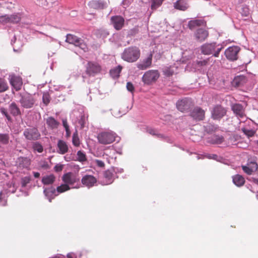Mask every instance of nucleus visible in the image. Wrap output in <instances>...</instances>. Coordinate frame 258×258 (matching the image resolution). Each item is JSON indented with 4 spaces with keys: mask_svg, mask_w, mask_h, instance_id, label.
<instances>
[{
    "mask_svg": "<svg viewBox=\"0 0 258 258\" xmlns=\"http://www.w3.org/2000/svg\"><path fill=\"white\" fill-rule=\"evenodd\" d=\"M141 52L139 48L131 46L125 48L121 54V58L128 62L136 61L140 57Z\"/></svg>",
    "mask_w": 258,
    "mask_h": 258,
    "instance_id": "obj_1",
    "label": "nucleus"
},
{
    "mask_svg": "<svg viewBox=\"0 0 258 258\" xmlns=\"http://www.w3.org/2000/svg\"><path fill=\"white\" fill-rule=\"evenodd\" d=\"M223 48L222 45L216 43H206L201 47L202 53L205 55H210L213 53V56L218 57L220 51Z\"/></svg>",
    "mask_w": 258,
    "mask_h": 258,
    "instance_id": "obj_2",
    "label": "nucleus"
},
{
    "mask_svg": "<svg viewBox=\"0 0 258 258\" xmlns=\"http://www.w3.org/2000/svg\"><path fill=\"white\" fill-rule=\"evenodd\" d=\"M117 135L111 131H103L99 133L97 135L98 142L103 145L110 144L115 141Z\"/></svg>",
    "mask_w": 258,
    "mask_h": 258,
    "instance_id": "obj_3",
    "label": "nucleus"
},
{
    "mask_svg": "<svg viewBox=\"0 0 258 258\" xmlns=\"http://www.w3.org/2000/svg\"><path fill=\"white\" fill-rule=\"evenodd\" d=\"M160 74L157 70H149L145 72L142 77V81L146 85L155 83L159 78Z\"/></svg>",
    "mask_w": 258,
    "mask_h": 258,
    "instance_id": "obj_4",
    "label": "nucleus"
},
{
    "mask_svg": "<svg viewBox=\"0 0 258 258\" xmlns=\"http://www.w3.org/2000/svg\"><path fill=\"white\" fill-rule=\"evenodd\" d=\"M101 71V66L97 62L89 61L86 66L85 72L89 76H94Z\"/></svg>",
    "mask_w": 258,
    "mask_h": 258,
    "instance_id": "obj_5",
    "label": "nucleus"
},
{
    "mask_svg": "<svg viewBox=\"0 0 258 258\" xmlns=\"http://www.w3.org/2000/svg\"><path fill=\"white\" fill-rule=\"evenodd\" d=\"M240 48L238 46L229 47L225 51L226 57L229 60L234 61L238 59Z\"/></svg>",
    "mask_w": 258,
    "mask_h": 258,
    "instance_id": "obj_6",
    "label": "nucleus"
},
{
    "mask_svg": "<svg viewBox=\"0 0 258 258\" xmlns=\"http://www.w3.org/2000/svg\"><path fill=\"white\" fill-rule=\"evenodd\" d=\"M23 135L25 138L30 141H36L40 139L41 135L35 127L28 128L24 130Z\"/></svg>",
    "mask_w": 258,
    "mask_h": 258,
    "instance_id": "obj_7",
    "label": "nucleus"
},
{
    "mask_svg": "<svg viewBox=\"0 0 258 258\" xmlns=\"http://www.w3.org/2000/svg\"><path fill=\"white\" fill-rule=\"evenodd\" d=\"M62 180L64 183L68 185H73L75 183L79 182L80 179L77 173L69 172L63 175Z\"/></svg>",
    "mask_w": 258,
    "mask_h": 258,
    "instance_id": "obj_8",
    "label": "nucleus"
},
{
    "mask_svg": "<svg viewBox=\"0 0 258 258\" xmlns=\"http://www.w3.org/2000/svg\"><path fill=\"white\" fill-rule=\"evenodd\" d=\"M66 41L69 43L74 44L77 46H79L84 51H86L87 47L86 45L83 43V40L75 35L71 33L68 34L66 36Z\"/></svg>",
    "mask_w": 258,
    "mask_h": 258,
    "instance_id": "obj_9",
    "label": "nucleus"
},
{
    "mask_svg": "<svg viewBox=\"0 0 258 258\" xmlns=\"http://www.w3.org/2000/svg\"><path fill=\"white\" fill-rule=\"evenodd\" d=\"M21 15L19 13L11 15H5L0 16V22L3 23H17L21 20Z\"/></svg>",
    "mask_w": 258,
    "mask_h": 258,
    "instance_id": "obj_10",
    "label": "nucleus"
},
{
    "mask_svg": "<svg viewBox=\"0 0 258 258\" xmlns=\"http://www.w3.org/2000/svg\"><path fill=\"white\" fill-rule=\"evenodd\" d=\"M206 22L203 19H195L188 22V27L190 30L195 31L202 30L206 26Z\"/></svg>",
    "mask_w": 258,
    "mask_h": 258,
    "instance_id": "obj_11",
    "label": "nucleus"
},
{
    "mask_svg": "<svg viewBox=\"0 0 258 258\" xmlns=\"http://www.w3.org/2000/svg\"><path fill=\"white\" fill-rule=\"evenodd\" d=\"M21 106L25 108H31L35 103L34 97L30 95L22 96L19 101Z\"/></svg>",
    "mask_w": 258,
    "mask_h": 258,
    "instance_id": "obj_12",
    "label": "nucleus"
},
{
    "mask_svg": "<svg viewBox=\"0 0 258 258\" xmlns=\"http://www.w3.org/2000/svg\"><path fill=\"white\" fill-rule=\"evenodd\" d=\"M226 110L221 105H216L211 112L212 118L215 120L220 119L226 115Z\"/></svg>",
    "mask_w": 258,
    "mask_h": 258,
    "instance_id": "obj_13",
    "label": "nucleus"
},
{
    "mask_svg": "<svg viewBox=\"0 0 258 258\" xmlns=\"http://www.w3.org/2000/svg\"><path fill=\"white\" fill-rule=\"evenodd\" d=\"M154 51H151L148 56L142 62L137 64V68L141 70H145L150 68L152 65V57Z\"/></svg>",
    "mask_w": 258,
    "mask_h": 258,
    "instance_id": "obj_14",
    "label": "nucleus"
},
{
    "mask_svg": "<svg viewBox=\"0 0 258 258\" xmlns=\"http://www.w3.org/2000/svg\"><path fill=\"white\" fill-rule=\"evenodd\" d=\"M205 114V111L199 107H195L190 112V116L197 121L203 120Z\"/></svg>",
    "mask_w": 258,
    "mask_h": 258,
    "instance_id": "obj_15",
    "label": "nucleus"
},
{
    "mask_svg": "<svg viewBox=\"0 0 258 258\" xmlns=\"http://www.w3.org/2000/svg\"><path fill=\"white\" fill-rule=\"evenodd\" d=\"M111 22L113 27L116 30H119L122 27L124 20L120 16H112L111 18Z\"/></svg>",
    "mask_w": 258,
    "mask_h": 258,
    "instance_id": "obj_16",
    "label": "nucleus"
},
{
    "mask_svg": "<svg viewBox=\"0 0 258 258\" xmlns=\"http://www.w3.org/2000/svg\"><path fill=\"white\" fill-rule=\"evenodd\" d=\"M96 182L97 179L93 175H86L82 178V184L88 187L94 186Z\"/></svg>",
    "mask_w": 258,
    "mask_h": 258,
    "instance_id": "obj_17",
    "label": "nucleus"
},
{
    "mask_svg": "<svg viewBox=\"0 0 258 258\" xmlns=\"http://www.w3.org/2000/svg\"><path fill=\"white\" fill-rule=\"evenodd\" d=\"M10 82L16 91H19L21 89L23 82L21 77L15 76H12Z\"/></svg>",
    "mask_w": 258,
    "mask_h": 258,
    "instance_id": "obj_18",
    "label": "nucleus"
},
{
    "mask_svg": "<svg viewBox=\"0 0 258 258\" xmlns=\"http://www.w3.org/2000/svg\"><path fill=\"white\" fill-rule=\"evenodd\" d=\"M231 109L233 112L240 117H242L245 115L244 109L243 106L239 103L233 104L231 106Z\"/></svg>",
    "mask_w": 258,
    "mask_h": 258,
    "instance_id": "obj_19",
    "label": "nucleus"
},
{
    "mask_svg": "<svg viewBox=\"0 0 258 258\" xmlns=\"http://www.w3.org/2000/svg\"><path fill=\"white\" fill-rule=\"evenodd\" d=\"M191 105V101L186 98L181 100L178 102V110L184 112L189 109Z\"/></svg>",
    "mask_w": 258,
    "mask_h": 258,
    "instance_id": "obj_20",
    "label": "nucleus"
},
{
    "mask_svg": "<svg viewBox=\"0 0 258 258\" xmlns=\"http://www.w3.org/2000/svg\"><path fill=\"white\" fill-rule=\"evenodd\" d=\"M45 121L47 127L51 130L57 128L60 124V123L52 116L47 117Z\"/></svg>",
    "mask_w": 258,
    "mask_h": 258,
    "instance_id": "obj_21",
    "label": "nucleus"
},
{
    "mask_svg": "<svg viewBox=\"0 0 258 258\" xmlns=\"http://www.w3.org/2000/svg\"><path fill=\"white\" fill-rule=\"evenodd\" d=\"M224 139L223 136L213 135L207 139V142L213 144H220L223 142Z\"/></svg>",
    "mask_w": 258,
    "mask_h": 258,
    "instance_id": "obj_22",
    "label": "nucleus"
},
{
    "mask_svg": "<svg viewBox=\"0 0 258 258\" xmlns=\"http://www.w3.org/2000/svg\"><path fill=\"white\" fill-rule=\"evenodd\" d=\"M246 82V78L244 76H238L234 78L233 80L232 84L235 87H239L242 86Z\"/></svg>",
    "mask_w": 258,
    "mask_h": 258,
    "instance_id": "obj_23",
    "label": "nucleus"
},
{
    "mask_svg": "<svg viewBox=\"0 0 258 258\" xmlns=\"http://www.w3.org/2000/svg\"><path fill=\"white\" fill-rule=\"evenodd\" d=\"M9 111L14 116L20 115L21 112L20 109L15 102H12L9 106Z\"/></svg>",
    "mask_w": 258,
    "mask_h": 258,
    "instance_id": "obj_24",
    "label": "nucleus"
},
{
    "mask_svg": "<svg viewBox=\"0 0 258 258\" xmlns=\"http://www.w3.org/2000/svg\"><path fill=\"white\" fill-rule=\"evenodd\" d=\"M57 147L59 150L58 153L60 154H64L68 151V146L67 143L62 140H59L58 141Z\"/></svg>",
    "mask_w": 258,
    "mask_h": 258,
    "instance_id": "obj_25",
    "label": "nucleus"
},
{
    "mask_svg": "<svg viewBox=\"0 0 258 258\" xmlns=\"http://www.w3.org/2000/svg\"><path fill=\"white\" fill-rule=\"evenodd\" d=\"M233 183L237 186H241L245 183V179L242 176L237 174L233 176Z\"/></svg>",
    "mask_w": 258,
    "mask_h": 258,
    "instance_id": "obj_26",
    "label": "nucleus"
},
{
    "mask_svg": "<svg viewBox=\"0 0 258 258\" xmlns=\"http://www.w3.org/2000/svg\"><path fill=\"white\" fill-rule=\"evenodd\" d=\"M55 177L52 174L44 176L42 178V182L44 185L51 184L55 181Z\"/></svg>",
    "mask_w": 258,
    "mask_h": 258,
    "instance_id": "obj_27",
    "label": "nucleus"
},
{
    "mask_svg": "<svg viewBox=\"0 0 258 258\" xmlns=\"http://www.w3.org/2000/svg\"><path fill=\"white\" fill-rule=\"evenodd\" d=\"M91 6L95 9H103L106 7V4L101 1H93L91 3Z\"/></svg>",
    "mask_w": 258,
    "mask_h": 258,
    "instance_id": "obj_28",
    "label": "nucleus"
},
{
    "mask_svg": "<svg viewBox=\"0 0 258 258\" xmlns=\"http://www.w3.org/2000/svg\"><path fill=\"white\" fill-rule=\"evenodd\" d=\"M251 164L253 165L252 167H249L248 166H242L243 170L248 175H251L257 168V165L255 162H251Z\"/></svg>",
    "mask_w": 258,
    "mask_h": 258,
    "instance_id": "obj_29",
    "label": "nucleus"
},
{
    "mask_svg": "<svg viewBox=\"0 0 258 258\" xmlns=\"http://www.w3.org/2000/svg\"><path fill=\"white\" fill-rule=\"evenodd\" d=\"M122 69V66L118 65L116 68L111 69L110 71V74L111 76L114 79L118 78L119 77V74Z\"/></svg>",
    "mask_w": 258,
    "mask_h": 258,
    "instance_id": "obj_30",
    "label": "nucleus"
},
{
    "mask_svg": "<svg viewBox=\"0 0 258 258\" xmlns=\"http://www.w3.org/2000/svg\"><path fill=\"white\" fill-rule=\"evenodd\" d=\"M104 177L106 180V184H110L113 181V174L109 170H107L104 172Z\"/></svg>",
    "mask_w": 258,
    "mask_h": 258,
    "instance_id": "obj_31",
    "label": "nucleus"
},
{
    "mask_svg": "<svg viewBox=\"0 0 258 258\" xmlns=\"http://www.w3.org/2000/svg\"><path fill=\"white\" fill-rule=\"evenodd\" d=\"M188 7L187 0H178V10L185 11Z\"/></svg>",
    "mask_w": 258,
    "mask_h": 258,
    "instance_id": "obj_32",
    "label": "nucleus"
},
{
    "mask_svg": "<svg viewBox=\"0 0 258 258\" xmlns=\"http://www.w3.org/2000/svg\"><path fill=\"white\" fill-rule=\"evenodd\" d=\"M164 0H151V8L152 10H156L158 7L161 6Z\"/></svg>",
    "mask_w": 258,
    "mask_h": 258,
    "instance_id": "obj_33",
    "label": "nucleus"
},
{
    "mask_svg": "<svg viewBox=\"0 0 258 258\" xmlns=\"http://www.w3.org/2000/svg\"><path fill=\"white\" fill-rule=\"evenodd\" d=\"M8 88L9 87L6 80L0 78V93L6 91Z\"/></svg>",
    "mask_w": 258,
    "mask_h": 258,
    "instance_id": "obj_34",
    "label": "nucleus"
},
{
    "mask_svg": "<svg viewBox=\"0 0 258 258\" xmlns=\"http://www.w3.org/2000/svg\"><path fill=\"white\" fill-rule=\"evenodd\" d=\"M71 189L69 185L66 183L62 184L57 187V191L59 193H62L68 191Z\"/></svg>",
    "mask_w": 258,
    "mask_h": 258,
    "instance_id": "obj_35",
    "label": "nucleus"
},
{
    "mask_svg": "<svg viewBox=\"0 0 258 258\" xmlns=\"http://www.w3.org/2000/svg\"><path fill=\"white\" fill-rule=\"evenodd\" d=\"M9 136L7 134H0V143L7 144L9 143Z\"/></svg>",
    "mask_w": 258,
    "mask_h": 258,
    "instance_id": "obj_36",
    "label": "nucleus"
},
{
    "mask_svg": "<svg viewBox=\"0 0 258 258\" xmlns=\"http://www.w3.org/2000/svg\"><path fill=\"white\" fill-rule=\"evenodd\" d=\"M72 141L73 144L75 146L78 147L80 145V140L78 137V134L77 131L73 134Z\"/></svg>",
    "mask_w": 258,
    "mask_h": 258,
    "instance_id": "obj_37",
    "label": "nucleus"
},
{
    "mask_svg": "<svg viewBox=\"0 0 258 258\" xmlns=\"http://www.w3.org/2000/svg\"><path fill=\"white\" fill-rule=\"evenodd\" d=\"M78 160L79 162H83L87 160V158L85 154L81 151H79L77 152Z\"/></svg>",
    "mask_w": 258,
    "mask_h": 258,
    "instance_id": "obj_38",
    "label": "nucleus"
},
{
    "mask_svg": "<svg viewBox=\"0 0 258 258\" xmlns=\"http://www.w3.org/2000/svg\"><path fill=\"white\" fill-rule=\"evenodd\" d=\"M208 37V33H196V38L200 42L204 41Z\"/></svg>",
    "mask_w": 258,
    "mask_h": 258,
    "instance_id": "obj_39",
    "label": "nucleus"
},
{
    "mask_svg": "<svg viewBox=\"0 0 258 258\" xmlns=\"http://www.w3.org/2000/svg\"><path fill=\"white\" fill-rule=\"evenodd\" d=\"M163 73L166 77H170L174 73V70L171 67H166L164 69Z\"/></svg>",
    "mask_w": 258,
    "mask_h": 258,
    "instance_id": "obj_40",
    "label": "nucleus"
},
{
    "mask_svg": "<svg viewBox=\"0 0 258 258\" xmlns=\"http://www.w3.org/2000/svg\"><path fill=\"white\" fill-rule=\"evenodd\" d=\"M240 13L242 16L247 17L250 14L249 9L246 6H242Z\"/></svg>",
    "mask_w": 258,
    "mask_h": 258,
    "instance_id": "obj_41",
    "label": "nucleus"
},
{
    "mask_svg": "<svg viewBox=\"0 0 258 258\" xmlns=\"http://www.w3.org/2000/svg\"><path fill=\"white\" fill-rule=\"evenodd\" d=\"M33 149L34 151H36L38 153H42L43 151L42 146L38 142H36L33 145Z\"/></svg>",
    "mask_w": 258,
    "mask_h": 258,
    "instance_id": "obj_42",
    "label": "nucleus"
},
{
    "mask_svg": "<svg viewBox=\"0 0 258 258\" xmlns=\"http://www.w3.org/2000/svg\"><path fill=\"white\" fill-rule=\"evenodd\" d=\"M7 200L5 194L2 192H0V204L2 206H5L7 205Z\"/></svg>",
    "mask_w": 258,
    "mask_h": 258,
    "instance_id": "obj_43",
    "label": "nucleus"
},
{
    "mask_svg": "<svg viewBox=\"0 0 258 258\" xmlns=\"http://www.w3.org/2000/svg\"><path fill=\"white\" fill-rule=\"evenodd\" d=\"M241 130L243 133L248 137H252L255 134V132L253 130H247L245 128H242Z\"/></svg>",
    "mask_w": 258,
    "mask_h": 258,
    "instance_id": "obj_44",
    "label": "nucleus"
},
{
    "mask_svg": "<svg viewBox=\"0 0 258 258\" xmlns=\"http://www.w3.org/2000/svg\"><path fill=\"white\" fill-rule=\"evenodd\" d=\"M31 178L29 176H25L21 179V184L22 187H25L28 183L30 182Z\"/></svg>",
    "mask_w": 258,
    "mask_h": 258,
    "instance_id": "obj_45",
    "label": "nucleus"
},
{
    "mask_svg": "<svg viewBox=\"0 0 258 258\" xmlns=\"http://www.w3.org/2000/svg\"><path fill=\"white\" fill-rule=\"evenodd\" d=\"M209 58L207 59H204L203 60H200L197 61V64L198 67H204L206 66L209 62Z\"/></svg>",
    "mask_w": 258,
    "mask_h": 258,
    "instance_id": "obj_46",
    "label": "nucleus"
},
{
    "mask_svg": "<svg viewBox=\"0 0 258 258\" xmlns=\"http://www.w3.org/2000/svg\"><path fill=\"white\" fill-rule=\"evenodd\" d=\"M63 165H62V164H56L54 167V171L55 172H60L62 170V169H63Z\"/></svg>",
    "mask_w": 258,
    "mask_h": 258,
    "instance_id": "obj_47",
    "label": "nucleus"
},
{
    "mask_svg": "<svg viewBox=\"0 0 258 258\" xmlns=\"http://www.w3.org/2000/svg\"><path fill=\"white\" fill-rule=\"evenodd\" d=\"M40 166L41 168L44 169H48L49 168V166L48 163L46 161H42L40 163Z\"/></svg>",
    "mask_w": 258,
    "mask_h": 258,
    "instance_id": "obj_48",
    "label": "nucleus"
},
{
    "mask_svg": "<svg viewBox=\"0 0 258 258\" xmlns=\"http://www.w3.org/2000/svg\"><path fill=\"white\" fill-rule=\"evenodd\" d=\"M126 88L128 91L133 92L135 89L133 84L131 82H127L126 84Z\"/></svg>",
    "mask_w": 258,
    "mask_h": 258,
    "instance_id": "obj_49",
    "label": "nucleus"
},
{
    "mask_svg": "<svg viewBox=\"0 0 258 258\" xmlns=\"http://www.w3.org/2000/svg\"><path fill=\"white\" fill-rule=\"evenodd\" d=\"M157 132L155 130H149V133L152 135L156 136L157 137L159 138H163V136L162 134H158L156 133Z\"/></svg>",
    "mask_w": 258,
    "mask_h": 258,
    "instance_id": "obj_50",
    "label": "nucleus"
},
{
    "mask_svg": "<svg viewBox=\"0 0 258 258\" xmlns=\"http://www.w3.org/2000/svg\"><path fill=\"white\" fill-rule=\"evenodd\" d=\"M85 121V116L84 115L81 116L80 119L79 120V123L81 125V127L83 128L84 127Z\"/></svg>",
    "mask_w": 258,
    "mask_h": 258,
    "instance_id": "obj_51",
    "label": "nucleus"
},
{
    "mask_svg": "<svg viewBox=\"0 0 258 258\" xmlns=\"http://www.w3.org/2000/svg\"><path fill=\"white\" fill-rule=\"evenodd\" d=\"M95 162H96L97 165L99 167H103L105 166L104 163L101 160H96L95 161Z\"/></svg>",
    "mask_w": 258,
    "mask_h": 258,
    "instance_id": "obj_52",
    "label": "nucleus"
},
{
    "mask_svg": "<svg viewBox=\"0 0 258 258\" xmlns=\"http://www.w3.org/2000/svg\"><path fill=\"white\" fill-rule=\"evenodd\" d=\"M62 125L65 129L69 128V125L68 123L67 119L66 118L62 119Z\"/></svg>",
    "mask_w": 258,
    "mask_h": 258,
    "instance_id": "obj_53",
    "label": "nucleus"
},
{
    "mask_svg": "<svg viewBox=\"0 0 258 258\" xmlns=\"http://www.w3.org/2000/svg\"><path fill=\"white\" fill-rule=\"evenodd\" d=\"M43 101L44 104L47 105L49 102V99H48L47 96L43 95Z\"/></svg>",
    "mask_w": 258,
    "mask_h": 258,
    "instance_id": "obj_54",
    "label": "nucleus"
},
{
    "mask_svg": "<svg viewBox=\"0 0 258 258\" xmlns=\"http://www.w3.org/2000/svg\"><path fill=\"white\" fill-rule=\"evenodd\" d=\"M50 190V189H46L44 190V194H45L46 196H47V194H48V192H49L48 190ZM50 192L52 194H53L55 192V189H54V188L53 189H51Z\"/></svg>",
    "mask_w": 258,
    "mask_h": 258,
    "instance_id": "obj_55",
    "label": "nucleus"
},
{
    "mask_svg": "<svg viewBox=\"0 0 258 258\" xmlns=\"http://www.w3.org/2000/svg\"><path fill=\"white\" fill-rule=\"evenodd\" d=\"M1 113L4 114L5 116L8 114L7 110L5 108H1L0 109Z\"/></svg>",
    "mask_w": 258,
    "mask_h": 258,
    "instance_id": "obj_56",
    "label": "nucleus"
},
{
    "mask_svg": "<svg viewBox=\"0 0 258 258\" xmlns=\"http://www.w3.org/2000/svg\"><path fill=\"white\" fill-rule=\"evenodd\" d=\"M66 132V137L67 138L70 137L71 134V132L70 131V128H66L65 129Z\"/></svg>",
    "mask_w": 258,
    "mask_h": 258,
    "instance_id": "obj_57",
    "label": "nucleus"
},
{
    "mask_svg": "<svg viewBox=\"0 0 258 258\" xmlns=\"http://www.w3.org/2000/svg\"><path fill=\"white\" fill-rule=\"evenodd\" d=\"M67 258H75L74 254L72 253H68L67 254Z\"/></svg>",
    "mask_w": 258,
    "mask_h": 258,
    "instance_id": "obj_58",
    "label": "nucleus"
},
{
    "mask_svg": "<svg viewBox=\"0 0 258 258\" xmlns=\"http://www.w3.org/2000/svg\"><path fill=\"white\" fill-rule=\"evenodd\" d=\"M33 175L35 178H38L40 176V173L39 172H35L33 173Z\"/></svg>",
    "mask_w": 258,
    "mask_h": 258,
    "instance_id": "obj_59",
    "label": "nucleus"
},
{
    "mask_svg": "<svg viewBox=\"0 0 258 258\" xmlns=\"http://www.w3.org/2000/svg\"><path fill=\"white\" fill-rule=\"evenodd\" d=\"M22 160L29 164V160L26 158H22Z\"/></svg>",
    "mask_w": 258,
    "mask_h": 258,
    "instance_id": "obj_60",
    "label": "nucleus"
},
{
    "mask_svg": "<svg viewBox=\"0 0 258 258\" xmlns=\"http://www.w3.org/2000/svg\"><path fill=\"white\" fill-rule=\"evenodd\" d=\"M6 118H7L8 120H11L12 118H11V117L10 116V115H9V114H8L6 116Z\"/></svg>",
    "mask_w": 258,
    "mask_h": 258,
    "instance_id": "obj_61",
    "label": "nucleus"
},
{
    "mask_svg": "<svg viewBox=\"0 0 258 258\" xmlns=\"http://www.w3.org/2000/svg\"><path fill=\"white\" fill-rule=\"evenodd\" d=\"M132 36V34H130V33H128L127 35H126V38H131V37Z\"/></svg>",
    "mask_w": 258,
    "mask_h": 258,
    "instance_id": "obj_62",
    "label": "nucleus"
},
{
    "mask_svg": "<svg viewBox=\"0 0 258 258\" xmlns=\"http://www.w3.org/2000/svg\"><path fill=\"white\" fill-rule=\"evenodd\" d=\"M174 7L175 9H177V1L174 3Z\"/></svg>",
    "mask_w": 258,
    "mask_h": 258,
    "instance_id": "obj_63",
    "label": "nucleus"
},
{
    "mask_svg": "<svg viewBox=\"0 0 258 258\" xmlns=\"http://www.w3.org/2000/svg\"><path fill=\"white\" fill-rule=\"evenodd\" d=\"M254 182L258 184V179H255L254 180Z\"/></svg>",
    "mask_w": 258,
    "mask_h": 258,
    "instance_id": "obj_64",
    "label": "nucleus"
}]
</instances>
